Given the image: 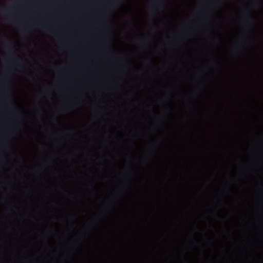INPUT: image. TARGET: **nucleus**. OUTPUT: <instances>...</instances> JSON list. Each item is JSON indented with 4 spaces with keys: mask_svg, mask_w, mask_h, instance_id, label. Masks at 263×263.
<instances>
[{
    "mask_svg": "<svg viewBox=\"0 0 263 263\" xmlns=\"http://www.w3.org/2000/svg\"><path fill=\"white\" fill-rule=\"evenodd\" d=\"M242 232L243 236V263H247V231H143V232Z\"/></svg>",
    "mask_w": 263,
    "mask_h": 263,
    "instance_id": "2",
    "label": "nucleus"
},
{
    "mask_svg": "<svg viewBox=\"0 0 263 263\" xmlns=\"http://www.w3.org/2000/svg\"><path fill=\"white\" fill-rule=\"evenodd\" d=\"M227 191L228 192H229L230 193H232L233 192L232 189L231 188H230V187H228L227 188Z\"/></svg>",
    "mask_w": 263,
    "mask_h": 263,
    "instance_id": "6",
    "label": "nucleus"
},
{
    "mask_svg": "<svg viewBox=\"0 0 263 263\" xmlns=\"http://www.w3.org/2000/svg\"><path fill=\"white\" fill-rule=\"evenodd\" d=\"M250 135V127H248V231L249 230H263V229H252L250 219L249 212V142Z\"/></svg>",
    "mask_w": 263,
    "mask_h": 263,
    "instance_id": "4",
    "label": "nucleus"
},
{
    "mask_svg": "<svg viewBox=\"0 0 263 263\" xmlns=\"http://www.w3.org/2000/svg\"><path fill=\"white\" fill-rule=\"evenodd\" d=\"M262 156H263V155L261 154V155H260V158H262Z\"/></svg>",
    "mask_w": 263,
    "mask_h": 263,
    "instance_id": "9",
    "label": "nucleus"
},
{
    "mask_svg": "<svg viewBox=\"0 0 263 263\" xmlns=\"http://www.w3.org/2000/svg\"><path fill=\"white\" fill-rule=\"evenodd\" d=\"M255 246L256 249L258 251L262 250H263V240L257 241L255 244Z\"/></svg>",
    "mask_w": 263,
    "mask_h": 263,
    "instance_id": "5",
    "label": "nucleus"
},
{
    "mask_svg": "<svg viewBox=\"0 0 263 263\" xmlns=\"http://www.w3.org/2000/svg\"><path fill=\"white\" fill-rule=\"evenodd\" d=\"M158 6V3H155V5H154V8H155L156 7V6Z\"/></svg>",
    "mask_w": 263,
    "mask_h": 263,
    "instance_id": "7",
    "label": "nucleus"
},
{
    "mask_svg": "<svg viewBox=\"0 0 263 263\" xmlns=\"http://www.w3.org/2000/svg\"><path fill=\"white\" fill-rule=\"evenodd\" d=\"M230 178H232V176L231 174L230 175Z\"/></svg>",
    "mask_w": 263,
    "mask_h": 263,
    "instance_id": "11",
    "label": "nucleus"
},
{
    "mask_svg": "<svg viewBox=\"0 0 263 263\" xmlns=\"http://www.w3.org/2000/svg\"><path fill=\"white\" fill-rule=\"evenodd\" d=\"M223 204L227 208V214L225 216L222 217L219 211H212L210 213L214 217L217 218L231 219L234 218L238 213V208L237 205L233 202L229 203L226 200H224Z\"/></svg>",
    "mask_w": 263,
    "mask_h": 263,
    "instance_id": "1",
    "label": "nucleus"
},
{
    "mask_svg": "<svg viewBox=\"0 0 263 263\" xmlns=\"http://www.w3.org/2000/svg\"><path fill=\"white\" fill-rule=\"evenodd\" d=\"M70 216H71V217H74V215L73 214H72V215H70Z\"/></svg>",
    "mask_w": 263,
    "mask_h": 263,
    "instance_id": "10",
    "label": "nucleus"
},
{
    "mask_svg": "<svg viewBox=\"0 0 263 263\" xmlns=\"http://www.w3.org/2000/svg\"><path fill=\"white\" fill-rule=\"evenodd\" d=\"M260 196L255 209V219L258 222L263 221V185L259 186Z\"/></svg>",
    "mask_w": 263,
    "mask_h": 263,
    "instance_id": "3",
    "label": "nucleus"
},
{
    "mask_svg": "<svg viewBox=\"0 0 263 263\" xmlns=\"http://www.w3.org/2000/svg\"><path fill=\"white\" fill-rule=\"evenodd\" d=\"M7 46L8 48H10L11 49L12 48L11 46L10 45H8Z\"/></svg>",
    "mask_w": 263,
    "mask_h": 263,
    "instance_id": "8",
    "label": "nucleus"
},
{
    "mask_svg": "<svg viewBox=\"0 0 263 263\" xmlns=\"http://www.w3.org/2000/svg\"><path fill=\"white\" fill-rule=\"evenodd\" d=\"M19 62H20V61H17V62H16V63H18Z\"/></svg>",
    "mask_w": 263,
    "mask_h": 263,
    "instance_id": "12",
    "label": "nucleus"
}]
</instances>
